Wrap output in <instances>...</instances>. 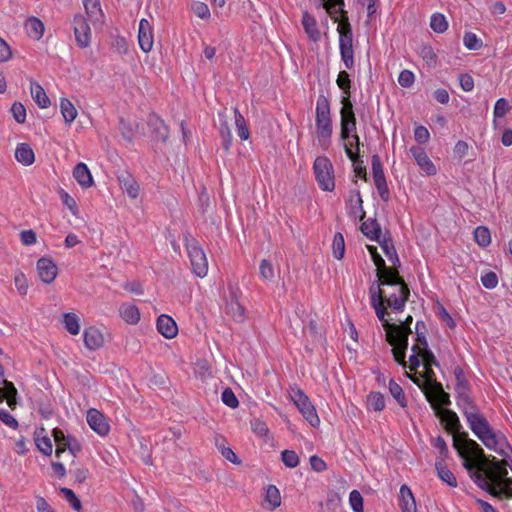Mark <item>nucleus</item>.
I'll return each instance as SVG.
<instances>
[{"mask_svg":"<svg viewBox=\"0 0 512 512\" xmlns=\"http://www.w3.org/2000/svg\"><path fill=\"white\" fill-rule=\"evenodd\" d=\"M378 279L369 289L370 304L383 327L386 329L388 343L392 346L394 360L403 367L406 363L407 331L403 326H392L387 316V308L402 312L409 298L410 291L399 275L398 269H387L377 273Z\"/></svg>","mask_w":512,"mask_h":512,"instance_id":"f257e3e1","label":"nucleus"},{"mask_svg":"<svg viewBox=\"0 0 512 512\" xmlns=\"http://www.w3.org/2000/svg\"><path fill=\"white\" fill-rule=\"evenodd\" d=\"M453 446L463 460V466L479 488L493 496L507 493L511 489L512 479L507 478V469L503 461L493 457L486 460L480 445L467 438L454 437Z\"/></svg>","mask_w":512,"mask_h":512,"instance_id":"f03ea898","label":"nucleus"},{"mask_svg":"<svg viewBox=\"0 0 512 512\" xmlns=\"http://www.w3.org/2000/svg\"><path fill=\"white\" fill-rule=\"evenodd\" d=\"M316 135L319 145L327 150L331 144L332 122L330 104L324 95H319L316 102Z\"/></svg>","mask_w":512,"mask_h":512,"instance_id":"7ed1b4c3","label":"nucleus"},{"mask_svg":"<svg viewBox=\"0 0 512 512\" xmlns=\"http://www.w3.org/2000/svg\"><path fill=\"white\" fill-rule=\"evenodd\" d=\"M457 405L466 417L469 428L479 440H482L484 435H486L482 432L486 431L485 428H482V425L487 426L488 430H493L484 415L472 404L468 394L458 397Z\"/></svg>","mask_w":512,"mask_h":512,"instance_id":"20e7f679","label":"nucleus"},{"mask_svg":"<svg viewBox=\"0 0 512 512\" xmlns=\"http://www.w3.org/2000/svg\"><path fill=\"white\" fill-rule=\"evenodd\" d=\"M485 434L484 438L480 440L488 449L493 450L499 454L503 459L505 466L509 467L512 471V447L507 441L505 435L501 431L488 430L487 426L482 425Z\"/></svg>","mask_w":512,"mask_h":512,"instance_id":"39448f33","label":"nucleus"},{"mask_svg":"<svg viewBox=\"0 0 512 512\" xmlns=\"http://www.w3.org/2000/svg\"><path fill=\"white\" fill-rule=\"evenodd\" d=\"M185 247L190 260L192 272L200 278L208 273V260L199 242L192 236L184 237Z\"/></svg>","mask_w":512,"mask_h":512,"instance_id":"423d86ee","label":"nucleus"},{"mask_svg":"<svg viewBox=\"0 0 512 512\" xmlns=\"http://www.w3.org/2000/svg\"><path fill=\"white\" fill-rule=\"evenodd\" d=\"M313 172L319 188L331 192L335 188L334 168L326 156H318L313 163Z\"/></svg>","mask_w":512,"mask_h":512,"instance_id":"0eeeda50","label":"nucleus"},{"mask_svg":"<svg viewBox=\"0 0 512 512\" xmlns=\"http://www.w3.org/2000/svg\"><path fill=\"white\" fill-rule=\"evenodd\" d=\"M339 32V50L341 60L345 68L352 69L354 67V51H353V34L349 24L338 25Z\"/></svg>","mask_w":512,"mask_h":512,"instance_id":"6e6552de","label":"nucleus"},{"mask_svg":"<svg viewBox=\"0 0 512 512\" xmlns=\"http://www.w3.org/2000/svg\"><path fill=\"white\" fill-rule=\"evenodd\" d=\"M290 397L294 404L297 406L300 413L310 423V425L313 427L318 426L320 419L316 409L310 402L309 398L304 394V392L298 388L292 389Z\"/></svg>","mask_w":512,"mask_h":512,"instance_id":"1a4fd4ad","label":"nucleus"},{"mask_svg":"<svg viewBox=\"0 0 512 512\" xmlns=\"http://www.w3.org/2000/svg\"><path fill=\"white\" fill-rule=\"evenodd\" d=\"M411 380L421 389L433 409L434 405H437L439 408L450 405L449 394L443 390L441 384H434V387L428 389L427 385L419 378L411 377Z\"/></svg>","mask_w":512,"mask_h":512,"instance_id":"9d476101","label":"nucleus"},{"mask_svg":"<svg viewBox=\"0 0 512 512\" xmlns=\"http://www.w3.org/2000/svg\"><path fill=\"white\" fill-rule=\"evenodd\" d=\"M341 115V138L349 139L351 133L356 131V118L353 111V105L348 97L342 98Z\"/></svg>","mask_w":512,"mask_h":512,"instance_id":"9b49d317","label":"nucleus"},{"mask_svg":"<svg viewBox=\"0 0 512 512\" xmlns=\"http://www.w3.org/2000/svg\"><path fill=\"white\" fill-rule=\"evenodd\" d=\"M371 166L374 184L379 192V195L382 199H387L389 195V190L383 172V167L378 155L372 156Z\"/></svg>","mask_w":512,"mask_h":512,"instance_id":"f8f14e48","label":"nucleus"},{"mask_svg":"<svg viewBox=\"0 0 512 512\" xmlns=\"http://www.w3.org/2000/svg\"><path fill=\"white\" fill-rule=\"evenodd\" d=\"M138 43L141 50L148 53L154 44L153 27L149 20L142 18L139 22Z\"/></svg>","mask_w":512,"mask_h":512,"instance_id":"ddd939ff","label":"nucleus"},{"mask_svg":"<svg viewBox=\"0 0 512 512\" xmlns=\"http://www.w3.org/2000/svg\"><path fill=\"white\" fill-rule=\"evenodd\" d=\"M409 152L411 153L417 165L425 174L433 176L437 173L436 166L431 161V159L429 158V156L427 155L423 148L418 146H412L409 149Z\"/></svg>","mask_w":512,"mask_h":512,"instance_id":"4468645a","label":"nucleus"},{"mask_svg":"<svg viewBox=\"0 0 512 512\" xmlns=\"http://www.w3.org/2000/svg\"><path fill=\"white\" fill-rule=\"evenodd\" d=\"M86 419L90 428L100 436H105L109 433L110 426L105 416L97 409L88 410Z\"/></svg>","mask_w":512,"mask_h":512,"instance_id":"2eb2a0df","label":"nucleus"},{"mask_svg":"<svg viewBox=\"0 0 512 512\" xmlns=\"http://www.w3.org/2000/svg\"><path fill=\"white\" fill-rule=\"evenodd\" d=\"M75 38L80 47L90 44V27L82 15H76L73 20Z\"/></svg>","mask_w":512,"mask_h":512,"instance_id":"dca6fc26","label":"nucleus"},{"mask_svg":"<svg viewBox=\"0 0 512 512\" xmlns=\"http://www.w3.org/2000/svg\"><path fill=\"white\" fill-rule=\"evenodd\" d=\"M434 412L436 416L440 418L441 422L445 425L448 431L454 434L459 432L461 424L457 414L454 411L439 408L437 405H434Z\"/></svg>","mask_w":512,"mask_h":512,"instance_id":"f3484780","label":"nucleus"},{"mask_svg":"<svg viewBox=\"0 0 512 512\" xmlns=\"http://www.w3.org/2000/svg\"><path fill=\"white\" fill-rule=\"evenodd\" d=\"M17 390L14 384L4 377L3 367L0 365V403L7 401L9 407L14 408L16 405Z\"/></svg>","mask_w":512,"mask_h":512,"instance_id":"a211bd4d","label":"nucleus"},{"mask_svg":"<svg viewBox=\"0 0 512 512\" xmlns=\"http://www.w3.org/2000/svg\"><path fill=\"white\" fill-rule=\"evenodd\" d=\"M83 341L87 349L97 350L104 345V336L100 329L90 326L84 329Z\"/></svg>","mask_w":512,"mask_h":512,"instance_id":"6ab92c4d","label":"nucleus"},{"mask_svg":"<svg viewBox=\"0 0 512 512\" xmlns=\"http://www.w3.org/2000/svg\"><path fill=\"white\" fill-rule=\"evenodd\" d=\"M37 270L40 279L49 284L57 276V267L51 259L40 258L37 262Z\"/></svg>","mask_w":512,"mask_h":512,"instance_id":"aec40b11","label":"nucleus"},{"mask_svg":"<svg viewBox=\"0 0 512 512\" xmlns=\"http://www.w3.org/2000/svg\"><path fill=\"white\" fill-rule=\"evenodd\" d=\"M157 330L167 339L174 338L178 333L176 322L172 317L162 314L157 319Z\"/></svg>","mask_w":512,"mask_h":512,"instance_id":"412c9836","label":"nucleus"},{"mask_svg":"<svg viewBox=\"0 0 512 512\" xmlns=\"http://www.w3.org/2000/svg\"><path fill=\"white\" fill-rule=\"evenodd\" d=\"M399 506L401 512H417L414 495L408 485L403 484L399 491Z\"/></svg>","mask_w":512,"mask_h":512,"instance_id":"4be33fe9","label":"nucleus"},{"mask_svg":"<svg viewBox=\"0 0 512 512\" xmlns=\"http://www.w3.org/2000/svg\"><path fill=\"white\" fill-rule=\"evenodd\" d=\"M119 185L127 195L133 199L139 195V185L132 175L128 172H122L117 176Z\"/></svg>","mask_w":512,"mask_h":512,"instance_id":"5701e85b","label":"nucleus"},{"mask_svg":"<svg viewBox=\"0 0 512 512\" xmlns=\"http://www.w3.org/2000/svg\"><path fill=\"white\" fill-rule=\"evenodd\" d=\"M433 366H438L437 360L435 359V363H433L432 361L428 360V357H426L425 363L423 364L424 372L419 373V374L415 373L414 375H409V378L410 379H411V377L419 378L420 380H422L425 383V385H427V388L430 389V388L434 387V384H440L439 382L436 381V376L432 369Z\"/></svg>","mask_w":512,"mask_h":512,"instance_id":"b1692460","label":"nucleus"},{"mask_svg":"<svg viewBox=\"0 0 512 512\" xmlns=\"http://www.w3.org/2000/svg\"><path fill=\"white\" fill-rule=\"evenodd\" d=\"M88 19L95 25L103 22V11L99 0H82Z\"/></svg>","mask_w":512,"mask_h":512,"instance_id":"393cba45","label":"nucleus"},{"mask_svg":"<svg viewBox=\"0 0 512 512\" xmlns=\"http://www.w3.org/2000/svg\"><path fill=\"white\" fill-rule=\"evenodd\" d=\"M379 245L385 254V256L388 258V261L392 264L393 267L390 269H398L400 266V259L397 255L396 249L394 247V244L392 242V239L390 237V234H388L385 238H383Z\"/></svg>","mask_w":512,"mask_h":512,"instance_id":"a878e982","label":"nucleus"},{"mask_svg":"<svg viewBox=\"0 0 512 512\" xmlns=\"http://www.w3.org/2000/svg\"><path fill=\"white\" fill-rule=\"evenodd\" d=\"M73 177L83 188H89L93 185L91 172L85 163L80 162L74 167Z\"/></svg>","mask_w":512,"mask_h":512,"instance_id":"bb28decb","label":"nucleus"},{"mask_svg":"<svg viewBox=\"0 0 512 512\" xmlns=\"http://www.w3.org/2000/svg\"><path fill=\"white\" fill-rule=\"evenodd\" d=\"M30 93L35 103L42 109L48 108L51 104L49 97L47 96L43 87L35 82L30 83Z\"/></svg>","mask_w":512,"mask_h":512,"instance_id":"cd10ccee","label":"nucleus"},{"mask_svg":"<svg viewBox=\"0 0 512 512\" xmlns=\"http://www.w3.org/2000/svg\"><path fill=\"white\" fill-rule=\"evenodd\" d=\"M302 25L311 41L317 42L320 39V31L317 27V22L308 12H304L302 15Z\"/></svg>","mask_w":512,"mask_h":512,"instance_id":"c85d7f7f","label":"nucleus"},{"mask_svg":"<svg viewBox=\"0 0 512 512\" xmlns=\"http://www.w3.org/2000/svg\"><path fill=\"white\" fill-rule=\"evenodd\" d=\"M416 328V343L413 346H418L419 350H422L426 353V357H428V360L435 363V356L434 354L429 350L428 343L425 337V334L422 330H425V325L423 322H417L415 325Z\"/></svg>","mask_w":512,"mask_h":512,"instance_id":"c756f323","label":"nucleus"},{"mask_svg":"<svg viewBox=\"0 0 512 512\" xmlns=\"http://www.w3.org/2000/svg\"><path fill=\"white\" fill-rule=\"evenodd\" d=\"M15 158L19 163L29 166L34 162L35 155L29 144L20 143L16 147Z\"/></svg>","mask_w":512,"mask_h":512,"instance_id":"7c9ffc66","label":"nucleus"},{"mask_svg":"<svg viewBox=\"0 0 512 512\" xmlns=\"http://www.w3.org/2000/svg\"><path fill=\"white\" fill-rule=\"evenodd\" d=\"M60 112L67 125H70L76 119L78 112L73 103L67 98H60Z\"/></svg>","mask_w":512,"mask_h":512,"instance_id":"2f4dec72","label":"nucleus"},{"mask_svg":"<svg viewBox=\"0 0 512 512\" xmlns=\"http://www.w3.org/2000/svg\"><path fill=\"white\" fill-rule=\"evenodd\" d=\"M119 311L122 319L128 324L134 325L140 320V312L135 305L123 304Z\"/></svg>","mask_w":512,"mask_h":512,"instance_id":"473e14b6","label":"nucleus"},{"mask_svg":"<svg viewBox=\"0 0 512 512\" xmlns=\"http://www.w3.org/2000/svg\"><path fill=\"white\" fill-rule=\"evenodd\" d=\"M62 324L71 335H78L80 332V318L72 312L64 313Z\"/></svg>","mask_w":512,"mask_h":512,"instance_id":"72a5a7b5","label":"nucleus"},{"mask_svg":"<svg viewBox=\"0 0 512 512\" xmlns=\"http://www.w3.org/2000/svg\"><path fill=\"white\" fill-rule=\"evenodd\" d=\"M25 29L29 37L38 40L43 36L44 24L38 18L32 17L26 21Z\"/></svg>","mask_w":512,"mask_h":512,"instance_id":"f704fd0d","label":"nucleus"},{"mask_svg":"<svg viewBox=\"0 0 512 512\" xmlns=\"http://www.w3.org/2000/svg\"><path fill=\"white\" fill-rule=\"evenodd\" d=\"M148 125L156 134V136L162 140L168 137V130L164 122L155 114H151L148 117Z\"/></svg>","mask_w":512,"mask_h":512,"instance_id":"c9c22d12","label":"nucleus"},{"mask_svg":"<svg viewBox=\"0 0 512 512\" xmlns=\"http://www.w3.org/2000/svg\"><path fill=\"white\" fill-rule=\"evenodd\" d=\"M35 444L44 455L50 456L52 454V442L51 439L46 434H44V429H41L36 433Z\"/></svg>","mask_w":512,"mask_h":512,"instance_id":"e433bc0d","label":"nucleus"},{"mask_svg":"<svg viewBox=\"0 0 512 512\" xmlns=\"http://www.w3.org/2000/svg\"><path fill=\"white\" fill-rule=\"evenodd\" d=\"M234 119L237 134L241 140H247L250 136L246 121L238 108H234Z\"/></svg>","mask_w":512,"mask_h":512,"instance_id":"4c0bfd02","label":"nucleus"},{"mask_svg":"<svg viewBox=\"0 0 512 512\" xmlns=\"http://www.w3.org/2000/svg\"><path fill=\"white\" fill-rule=\"evenodd\" d=\"M343 140L345 141L344 149H345V153H346L347 157L349 159H353V156H358L359 155V145H360L359 136L355 133H351L349 139H343Z\"/></svg>","mask_w":512,"mask_h":512,"instance_id":"58836bf2","label":"nucleus"},{"mask_svg":"<svg viewBox=\"0 0 512 512\" xmlns=\"http://www.w3.org/2000/svg\"><path fill=\"white\" fill-rule=\"evenodd\" d=\"M389 392L402 408L407 407V400L402 387L393 379L389 381Z\"/></svg>","mask_w":512,"mask_h":512,"instance_id":"ea45409f","label":"nucleus"},{"mask_svg":"<svg viewBox=\"0 0 512 512\" xmlns=\"http://www.w3.org/2000/svg\"><path fill=\"white\" fill-rule=\"evenodd\" d=\"M436 469L439 478L443 482L447 483V485H449L450 487L457 486V480L454 474L442 462L436 463Z\"/></svg>","mask_w":512,"mask_h":512,"instance_id":"a19ab883","label":"nucleus"},{"mask_svg":"<svg viewBox=\"0 0 512 512\" xmlns=\"http://www.w3.org/2000/svg\"><path fill=\"white\" fill-rule=\"evenodd\" d=\"M52 434L57 445L55 455L59 458L60 455L66 451L67 446H65V443L70 441L71 437L66 436L64 432L58 428L53 429Z\"/></svg>","mask_w":512,"mask_h":512,"instance_id":"79ce46f5","label":"nucleus"},{"mask_svg":"<svg viewBox=\"0 0 512 512\" xmlns=\"http://www.w3.org/2000/svg\"><path fill=\"white\" fill-rule=\"evenodd\" d=\"M219 117H220V134L223 139V145H224L225 149L228 150L232 143L231 130L226 121V116L224 115V112H219Z\"/></svg>","mask_w":512,"mask_h":512,"instance_id":"37998d69","label":"nucleus"},{"mask_svg":"<svg viewBox=\"0 0 512 512\" xmlns=\"http://www.w3.org/2000/svg\"><path fill=\"white\" fill-rule=\"evenodd\" d=\"M412 354L409 357V369L416 371V369L425 363L426 353L419 350L418 346H412Z\"/></svg>","mask_w":512,"mask_h":512,"instance_id":"c03bdc74","label":"nucleus"},{"mask_svg":"<svg viewBox=\"0 0 512 512\" xmlns=\"http://www.w3.org/2000/svg\"><path fill=\"white\" fill-rule=\"evenodd\" d=\"M367 407L369 410L382 411L385 407L384 396L380 392H372L367 396Z\"/></svg>","mask_w":512,"mask_h":512,"instance_id":"a18cd8bd","label":"nucleus"},{"mask_svg":"<svg viewBox=\"0 0 512 512\" xmlns=\"http://www.w3.org/2000/svg\"><path fill=\"white\" fill-rule=\"evenodd\" d=\"M332 254L337 260H341L345 255V241L343 234L340 232L334 235L332 241Z\"/></svg>","mask_w":512,"mask_h":512,"instance_id":"49530a36","label":"nucleus"},{"mask_svg":"<svg viewBox=\"0 0 512 512\" xmlns=\"http://www.w3.org/2000/svg\"><path fill=\"white\" fill-rule=\"evenodd\" d=\"M473 234L475 241L481 247H486L491 243V233L487 226H477Z\"/></svg>","mask_w":512,"mask_h":512,"instance_id":"de8ad7c7","label":"nucleus"},{"mask_svg":"<svg viewBox=\"0 0 512 512\" xmlns=\"http://www.w3.org/2000/svg\"><path fill=\"white\" fill-rule=\"evenodd\" d=\"M266 502L269 504L270 509L274 510L281 504V496L278 488L274 485H269L266 490Z\"/></svg>","mask_w":512,"mask_h":512,"instance_id":"09e8293b","label":"nucleus"},{"mask_svg":"<svg viewBox=\"0 0 512 512\" xmlns=\"http://www.w3.org/2000/svg\"><path fill=\"white\" fill-rule=\"evenodd\" d=\"M360 228L365 236L378 243L389 234L388 232H383L381 226H360Z\"/></svg>","mask_w":512,"mask_h":512,"instance_id":"8fccbe9b","label":"nucleus"},{"mask_svg":"<svg viewBox=\"0 0 512 512\" xmlns=\"http://www.w3.org/2000/svg\"><path fill=\"white\" fill-rule=\"evenodd\" d=\"M430 27L436 33H443L448 28L446 17L441 13H434L431 16Z\"/></svg>","mask_w":512,"mask_h":512,"instance_id":"3c124183","label":"nucleus"},{"mask_svg":"<svg viewBox=\"0 0 512 512\" xmlns=\"http://www.w3.org/2000/svg\"><path fill=\"white\" fill-rule=\"evenodd\" d=\"M191 11L202 20H209L211 17L208 5L201 1H193L190 7Z\"/></svg>","mask_w":512,"mask_h":512,"instance_id":"603ef678","label":"nucleus"},{"mask_svg":"<svg viewBox=\"0 0 512 512\" xmlns=\"http://www.w3.org/2000/svg\"><path fill=\"white\" fill-rule=\"evenodd\" d=\"M463 44L469 50H479L483 42L475 33L466 32L463 37Z\"/></svg>","mask_w":512,"mask_h":512,"instance_id":"864d4df0","label":"nucleus"},{"mask_svg":"<svg viewBox=\"0 0 512 512\" xmlns=\"http://www.w3.org/2000/svg\"><path fill=\"white\" fill-rule=\"evenodd\" d=\"M367 249L372 257V260L376 266L377 273H381L388 269V267L385 264L384 259L381 257V255L377 252V247L373 245H367Z\"/></svg>","mask_w":512,"mask_h":512,"instance_id":"5fc2aeb1","label":"nucleus"},{"mask_svg":"<svg viewBox=\"0 0 512 512\" xmlns=\"http://www.w3.org/2000/svg\"><path fill=\"white\" fill-rule=\"evenodd\" d=\"M228 313L234 318L235 321L241 322L244 320L245 313L243 306L237 301H231L228 306Z\"/></svg>","mask_w":512,"mask_h":512,"instance_id":"6e6d98bb","label":"nucleus"},{"mask_svg":"<svg viewBox=\"0 0 512 512\" xmlns=\"http://www.w3.org/2000/svg\"><path fill=\"white\" fill-rule=\"evenodd\" d=\"M259 273H260V277L263 280L272 281L275 276L272 263L267 259H263L260 262Z\"/></svg>","mask_w":512,"mask_h":512,"instance_id":"4d7b16f0","label":"nucleus"},{"mask_svg":"<svg viewBox=\"0 0 512 512\" xmlns=\"http://www.w3.org/2000/svg\"><path fill=\"white\" fill-rule=\"evenodd\" d=\"M337 85L345 94L344 97H348L350 95L351 81L349 74L346 71H340L337 77Z\"/></svg>","mask_w":512,"mask_h":512,"instance_id":"13d9d810","label":"nucleus"},{"mask_svg":"<svg viewBox=\"0 0 512 512\" xmlns=\"http://www.w3.org/2000/svg\"><path fill=\"white\" fill-rule=\"evenodd\" d=\"M60 492L74 510L79 511L81 509V502L76 496V494L73 492V490L66 487H62L60 489Z\"/></svg>","mask_w":512,"mask_h":512,"instance_id":"bf43d9fd","label":"nucleus"},{"mask_svg":"<svg viewBox=\"0 0 512 512\" xmlns=\"http://www.w3.org/2000/svg\"><path fill=\"white\" fill-rule=\"evenodd\" d=\"M349 504L353 512H363V497L358 490L350 492Z\"/></svg>","mask_w":512,"mask_h":512,"instance_id":"052dcab7","label":"nucleus"},{"mask_svg":"<svg viewBox=\"0 0 512 512\" xmlns=\"http://www.w3.org/2000/svg\"><path fill=\"white\" fill-rule=\"evenodd\" d=\"M281 460L289 468H295L299 464V457L293 450L282 451Z\"/></svg>","mask_w":512,"mask_h":512,"instance_id":"680f3d73","label":"nucleus"},{"mask_svg":"<svg viewBox=\"0 0 512 512\" xmlns=\"http://www.w3.org/2000/svg\"><path fill=\"white\" fill-rule=\"evenodd\" d=\"M510 110V105L505 98H500L496 101L494 106L493 115L494 118L504 117Z\"/></svg>","mask_w":512,"mask_h":512,"instance_id":"e2e57ef3","label":"nucleus"},{"mask_svg":"<svg viewBox=\"0 0 512 512\" xmlns=\"http://www.w3.org/2000/svg\"><path fill=\"white\" fill-rule=\"evenodd\" d=\"M415 81V75L410 70H402L398 77V83L403 88H410Z\"/></svg>","mask_w":512,"mask_h":512,"instance_id":"0e129e2a","label":"nucleus"},{"mask_svg":"<svg viewBox=\"0 0 512 512\" xmlns=\"http://www.w3.org/2000/svg\"><path fill=\"white\" fill-rule=\"evenodd\" d=\"M221 399H222L223 403L230 408H236L239 405L238 399L236 398L233 391L229 388L225 389L222 392Z\"/></svg>","mask_w":512,"mask_h":512,"instance_id":"69168bd1","label":"nucleus"},{"mask_svg":"<svg viewBox=\"0 0 512 512\" xmlns=\"http://www.w3.org/2000/svg\"><path fill=\"white\" fill-rule=\"evenodd\" d=\"M414 138L419 144H425L430 139V133L425 126L419 125L414 130Z\"/></svg>","mask_w":512,"mask_h":512,"instance_id":"338daca9","label":"nucleus"},{"mask_svg":"<svg viewBox=\"0 0 512 512\" xmlns=\"http://www.w3.org/2000/svg\"><path fill=\"white\" fill-rule=\"evenodd\" d=\"M481 283L487 289H494L498 284V277L494 272H487L481 276Z\"/></svg>","mask_w":512,"mask_h":512,"instance_id":"774afa93","label":"nucleus"}]
</instances>
